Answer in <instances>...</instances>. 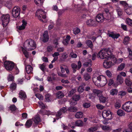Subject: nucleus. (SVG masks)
<instances>
[{
    "instance_id": "nucleus-1",
    "label": "nucleus",
    "mask_w": 132,
    "mask_h": 132,
    "mask_svg": "<svg viewBox=\"0 0 132 132\" xmlns=\"http://www.w3.org/2000/svg\"><path fill=\"white\" fill-rule=\"evenodd\" d=\"M98 57L102 59H106L107 60H116V58L113 55L109 48L101 50L97 54Z\"/></svg>"
},
{
    "instance_id": "nucleus-2",
    "label": "nucleus",
    "mask_w": 132,
    "mask_h": 132,
    "mask_svg": "<svg viewBox=\"0 0 132 132\" xmlns=\"http://www.w3.org/2000/svg\"><path fill=\"white\" fill-rule=\"evenodd\" d=\"M92 80L95 85L99 87H103L105 85L107 81L105 77L103 75H100L97 77H94Z\"/></svg>"
},
{
    "instance_id": "nucleus-3",
    "label": "nucleus",
    "mask_w": 132,
    "mask_h": 132,
    "mask_svg": "<svg viewBox=\"0 0 132 132\" xmlns=\"http://www.w3.org/2000/svg\"><path fill=\"white\" fill-rule=\"evenodd\" d=\"M24 47L28 50H30L34 49L36 48V45L34 41L31 39L27 40L24 44Z\"/></svg>"
},
{
    "instance_id": "nucleus-4",
    "label": "nucleus",
    "mask_w": 132,
    "mask_h": 132,
    "mask_svg": "<svg viewBox=\"0 0 132 132\" xmlns=\"http://www.w3.org/2000/svg\"><path fill=\"white\" fill-rule=\"evenodd\" d=\"M10 16L9 14L3 15L1 17L2 24L3 27H6L10 21Z\"/></svg>"
},
{
    "instance_id": "nucleus-5",
    "label": "nucleus",
    "mask_w": 132,
    "mask_h": 132,
    "mask_svg": "<svg viewBox=\"0 0 132 132\" xmlns=\"http://www.w3.org/2000/svg\"><path fill=\"white\" fill-rule=\"evenodd\" d=\"M122 108L127 112L132 111V102L130 101L126 102L122 106Z\"/></svg>"
},
{
    "instance_id": "nucleus-6",
    "label": "nucleus",
    "mask_w": 132,
    "mask_h": 132,
    "mask_svg": "<svg viewBox=\"0 0 132 132\" xmlns=\"http://www.w3.org/2000/svg\"><path fill=\"white\" fill-rule=\"evenodd\" d=\"M46 13L43 10L41 9H38L36 11V16L40 20L43 21L42 18L44 19L46 18Z\"/></svg>"
},
{
    "instance_id": "nucleus-7",
    "label": "nucleus",
    "mask_w": 132,
    "mask_h": 132,
    "mask_svg": "<svg viewBox=\"0 0 132 132\" xmlns=\"http://www.w3.org/2000/svg\"><path fill=\"white\" fill-rule=\"evenodd\" d=\"M111 18V16L109 15L108 17H106V18L104 17L103 14H98L96 18V21L100 23L103 22L104 20L106 19L107 20H109Z\"/></svg>"
},
{
    "instance_id": "nucleus-8",
    "label": "nucleus",
    "mask_w": 132,
    "mask_h": 132,
    "mask_svg": "<svg viewBox=\"0 0 132 132\" xmlns=\"http://www.w3.org/2000/svg\"><path fill=\"white\" fill-rule=\"evenodd\" d=\"M4 66L7 70L11 71L14 66V64L12 62L5 61L4 62Z\"/></svg>"
},
{
    "instance_id": "nucleus-9",
    "label": "nucleus",
    "mask_w": 132,
    "mask_h": 132,
    "mask_svg": "<svg viewBox=\"0 0 132 132\" xmlns=\"http://www.w3.org/2000/svg\"><path fill=\"white\" fill-rule=\"evenodd\" d=\"M20 13V10L19 6H15L12 10V16L15 18L18 17Z\"/></svg>"
},
{
    "instance_id": "nucleus-10",
    "label": "nucleus",
    "mask_w": 132,
    "mask_h": 132,
    "mask_svg": "<svg viewBox=\"0 0 132 132\" xmlns=\"http://www.w3.org/2000/svg\"><path fill=\"white\" fill-rule=\"evenodd\" d=\"M67 109L64 107L61 109L56 113H55V116L57 118V120H58L59 118H61V116L63 113L67 112Z\"/></svg>"
},
{
    "instance_id": "nucleus-11",
    "label": "nucleus",
    "mask_w": 132,
    "mask_h": 132,
    "mask_svg": "<svg viewBox=\"0 0 132 132\" xmlns=\"http://www.w3.org/2000/svg\"><path fill=\"white\" fill-rule=\"evenodd\" d=\"M112 113L109 110H104L103 111L102 114L103 118H104V116L108 117L109 119H111L112 118Z\"/></svg>"
},
{
    "instance_id": "nucleus-12",
    "label": "nucleus",
    "mask_w": 132,
    "mask_h": 132,
    "mask_svg": "<svg viewBox=\"0 0 132 132\" xmlns=\"http://www.w3.org/2000/svg\"><path fill=\"white\" fill-rule=\"evenodd\" d=\"M117 83H114V86L117 87L118 85L121 84L123 82V79L120 75H118L117 79Z\"/></svg>"
},
{
    "instance_id": "nucleus-13",
    "label": "nucleus",
    "mask_w": 132,
    "mask_h": 132,
    "mask_svg": "<svg viewBox=\"0 0 132 132\" xmlns=\"http://www.w3.org/2000/svg\"><path fill=\"white\" fill-rule=\"evenodd\" d=\"M80 98V96L79 95H74L72 97L73 100L75 101L74 102H72V101L70 103V104L71 105H76L77 103L76 101H78Z\"/></svg>"
},
{
    "instance_id": "nucleus-14",
    "label": "nucleus",
    "mask_w": 132,
    "mask_h": 132,
    "mask_svg": "<svg viewBox=\"0 0 132 132\" xmlns=\"http://www.w3.org/2000/svg\"><path fill=\"white\" fill-rule=\"evenodd\" d=\"M107 60L104 61L103 63L104 67L106 68H111L113 65L111 61Z\"/></svg>"
},
{
    "instance_id": "nucleus-15",
    "label": "nucleus",
    "mask_w": 132,
    "mask_h": 132,
    "mask_svg": "<svg viewBox=\"0 0 132 132\" xmlns=\"http://www.w3.org/2000/svg\"><path fill=\"white\" fill-rule=\"evenodd\" d=\"M107 35L109 37H111L113 38L117 39L120 36L119 34H114L113 32L108 31L107 33Z\"/></svg>"
},
{
    "instance_id": "nucleus-16",
    "label": "nucleus",
    "mask_w": 132,
    "mask_h": 132,
    "mask_svg": "<svg viewBox=\"0 0 132 132\" xmlns=\"http://www.w3.org/2000/svg\"><path fill=\"white\" fill-rule=\"evenodd\" d=\"M48 31H45L42 37V40L43 42H46L48 41Z\"/></svg>"
},
{
    "instance_id": "nucleus-17",
    "label": "nucleus",
    "mask_w": 132,
    "mask_h": 132,
    "mask_svg": "<svg viewBox=\"0 0 132 132\" xmlns=\"http://www.w3.org/2000/svg\"><path fill=\"white\" fill-rule=\"evenodd\" d=\"M87 24L90 26H95L97 25V22L95 21H93L92 19L88 20L86 22Z\"/></svg>"
},
{
    "instance_id": "nucleus-18",
    "label": "nucleus",
    "mask_w": 132,
    "mask_h": 132,
    "mask_svg": "<svg viewBox=\"0 0 132 132\" xmlns=\"http://www.w3.org/2000/svg\"><path fill=\"white\" fill-rule=\"evenodd\" d=\"M25 69L28 74L32 73L33 70V68L30 65H28L25 66Z\"/></svg>"
},
{
    "instance_id": "nucleus-19",
    "label": "nucleus",
    "mask_w": 132,
    "mask_h": 132,
    "mask_svg": "<svg viewBox=\"0 0 132 132\" xmlns=\"http://www.w3.org/2000/svg\"><path fill=\"white\" fill-rule=\"evenodd\" d=\"M22 25L19 26L18 28V29L19 30H21L24 29L27 23V21L24 19L22 20Z\"/></svg>"
},
{
    "instance_id": "nucleus-20",
    "label": "nucleus",
    "mask_w": 132,
    "mask_h": 132,
    "mask_svg": "<svg viewBox=\"0 0 132 132\" xmlns=\"http://www.w3.org/2000/svg\"><path fill=\"white\" fill-rule=\"evenodd\" d=\"M93 93L96 95L98 97L102 95V91L97 89H94L93 90Z\"/></svg>"
},
{
    "instance_id": "nucleus-21",
    "label": "nucleus",
    "mask_w": 132,
    "mask_h": 132,
    "mask_svg": "<svg viewBox=\"0 0 132 132\" xmlns=\"http://www.w3.org/2000/svg\"><path fill=\"white\" fill-rule=\"evenodd\" d=\"M19 97L23 99H24L26 97V95L25 92L22 90H21L19 93Z\"/></svg>"
},
{
    "instance_id": "nucleus-22",
    "label": "nucleus",
    "mask_w": 132,
    "mask_h": 132,
    "mask_svg": "<svg viewBox=\"0 0 132 132\" xmlns=\"http://www.w3.org/2000/svg\"><path fill=\"white\" fill-rule=\"evenodd\" d=\"M33 119L35 123L36 124H38L41 121L40 118L38 115L35 116L33 118Z\"/></svg>"
},
{
    "instance_id": "nucleus-23",
    "label": "nucleus",
    "mask_w": 132,
    "mask_h": 132,
    "mask_svg": "<svg viewBox=\"0 0 132 132\" xmlns=\"http://www.w3.org/2000/svg\"><path fill=\"white\" fill-rule=\"evenodd\" d=\"M99 97L100 102L102 103H105L107 99V98L106 97L102 95L100 96Z\"/></svg>"
},
{
    "instance_id": "nucleus-24",
    "label": "nucleus",
    "mask_w": 132,
    "mask_h": 132,
    "mask_svg": "<svg viewBox=\"0 0 132 132\" xmlns=\"http://www.w3.org/2000/svg\"><path fill=\"white\" fill-rule=\"evenodd\" d=\"M117 114L120 116H124L125 114V112L121 109H119L118 110Z\"/></svg>"
},
{
    "instance_id": "nucleus-25",
    "label": "nucleus",
    "mask_w": 132,
    "mask_h": 132,
    "mask_svg": "<svg viewBox=\"0 0 132 132\" xmlns=\"http://www.w3.org/2000/svg\"><path fill=\"white\" fill-rule=\"evenodd\" d=\"M130 40V38L128 36H126L124 38L123 41V43L125 45H127Z\"/></svg>"
},
{
    "instance_id": "nucleus-26",
    "label": "nucleus",
    "mask_w": 132,
    "mask_h": 132,
    "mask_svg": "<svg viewBox=\"0 0 132 132\" xmlns=\"http://www.w3.org/2000/svg\"><path fill=\"white\" fill-rule=\"evenodd\" d=\"M56 97L58 98H61L64 96V94L61 91L57 92L56 94Z\"/></svg>"
},
{
    "instance_id": "nucleus-27",
    "label": "nucleus",
    "mask_w": 132,
    "mask_h": 132,
    "mask_svg": "<svg viewBox=\"0 0 132 132\" xmlns=\"http://www.w3.org/2000/svg\"><path fill=\"white\" fill-rule=\"evenodd\" d=\"M68 110L70 112H76L77 111V109L76 107L71 106L69 107Z\"/></svg>"
},
{
    "instance_id": "nucleus-28",
    "label": "nucleus",
    "mask_w": 132,
    "mask_h": 132,
    "mask_svg": "<svg viewBox=\"0 0 132 132\" xmlns=\"http://www.w3.org/2000/svg\"><path fill=\"white\" fill-rule=\"evenodd\" d=\"M83 113L81 112H77L75 115V117L77 118H81L82 117Z\"/></svg>"
},
{
    "instance_id": "nucleus-29",
    "label": "nucleus",
    "mask_w": 132,
    "mask_h": 132,
    "mask_svg": "<svg viewBox=\"0 0 132 132\" xmlns=\"http://www.w3.org/2000/svg\"><path fill=\"white\" fill-rule=\"evenodd\" d=\"M76 126L81 127L83 125V122L81 120H79L75 122Z\"/></svg>"
},
{
    "instance_id": "nucleus-30",
    "label": "nucleus",
    "mask_w": 132,
    "mask_h": 132,
    "mask_svg": "<svg viewBox=\"0 0 132 132\" xmlns=\"http://www.w3.org/2000/svg\"><path fill=\"white\" fill-rule=\"evenodd\" d=\"M40 113L43 115H49L51 114L50 111L45 110H40Z\"/></svg>"
},
{
    "instance_id": "nucleus-31",
    "label": "nucleus",
    "mask_w": 132,
    "mask_h": 132,
    "mask_svg": "<svg viewBox=\"0 0 132 132\" xmlns=\"http://www.w3.org/2000/svg\"><path fill=\"white\" fill-rule=\"evenodd\" d=\"M26 49L24 48L23 47L22 48V51L24 54L25 57L27 58L29 57V55Z\"/></svg>"
},
{
    "instance_id": "nucleus-32",
    "label": "nucleus",
    "mask_w": 132,
    "mask_h": 132,
    "mask_svg": "<svg viewBox=\"0 0 132 132\" xmlns=\"http://www.w3.org/2000/svg\"><path fill=\"white\" fill-rule=\"evenodd\" d=\"M71 67L73 69V72L75 73L78 68L77 65L73 63L71 64Z\"/></svg>"
},
{
    "instance_id": "nucleus-33",
    "label": "nucleus",
    "mask_w": 132,
    "mask_h": 132,
    "mask_svg": "<svg viewBox=\"0 0 132 132\" xmlns=\"http://www.w3.org/2000/svg\"><path fill=\"white\" fill-rule=\"evenodd\" d=\"M34 2L37 6H40L43 3V0H34Z\"/></svg>"
},
{
    "instance_id": "nucleus-34",
    "label": "nucleus",
    "mask_w": 132,
    "mask_h": 132,
    "mask_svg": "<svg viewBox=\"0 0 132 132\" xmlns=\"http://www.w3.org/2000/svg\"><path fill=\"white\" fill-rule=\"evenodd\" d=\"M39 68L43 71H44L46 69V64L43 63L42 64H39L38 65Z\"/></svg>"
},
{
    "instance_id": "nucleus-35",
    "label": "nucleus",
    "mask_w": 132,
    "mask_h": 132,
    "mask_svg": "<svg viewBox=\"0 0 132 132\" xmlns=\"http://www.w3.org/2000/svg\"><path fill=\"white\" fill-rule=\"evenodd\" d=\"M32 122L31 120H27L25 124L26 128H28L30 127L32 125Z\"/></svg>"
},
{
    "instance_id": "nucleus-36",
    "label": "nucleus",
    "mask_w": 132,
    "mask_h": 132,
    "mask_svg": "<svg viewBox=\"0 0 132 132\" xmlns=\"http://www.w3.org/2000/svg\"><path fill=\"white\" fill-rule=\"evenodd\" d=\"M86 43L87 46L91 48L93 47V44L91 40H87L86 41Z\"/></svg>"
},
{
    "instance_id": "nucleus-37",
    "label": "nucleus",
    "mask_w": 132,
    "mask_h": 132,
    "mask_svg": "<svg viewBox=\"0 0 132 132\" xmlns=\"http://www.w3.org/2000/svg\"><path fill=\"white\" fill-rule=\"evenodd\" d=\"M98 129V127L97 126L92 127L89 128L88 131L89 132H93L96 131Z\"/></svg>"
},
{
    "instance_id": "nucleus-38",
    "label": "nucleus",
    "mask_w": 132,
    "mask_h": 132,
    "mask_svg": "<svg viewBox=\"0 0 132 132\" xmlns=\"http://www.w3.org/2000/svg\"><path fill=\"white\" fill-rule=\"evenodd\" d=\"M118 14L119 16H121L122 14V10L119 7H117L116 9Z\"/></svg>"
},
{
    "instance_id": "nucleus-39",
    "label": "nucleus",
    "mask_w": 132,
    "mask_h": 132,
    "mask_svg": "<svg viewBox=\"0 0 132 132\" xmlns=\"http://www.w3.org/2000/svg\"><path fill=\"white\" fill-rule=\"evenodd\" d=\"M126 13L128 15L132 14V8L131 7H128L125 10Z\"/></svg>"
},
{
    "instance_id": "nucleus-40",
    "label": "nucleus",
    "mask_w": 132,
    "mask_h": 132,
    "mask_svg": "<svg viewBox=\"0 0 132 132\" xmlns=\"http://www.w3.org/2000/svg\"><path fill=\"white\" fill-rule=\"evenodd\" d=\"M125 82L126 84L128 86H131V82L130 81L129 77H127L126 78L125 80Z\"/></svg>"
},
{
    "instance_id": "nucleus-41",
    "label": "nucleus",
    "mask_w": 132,
    "mask_h": 132,
    "mask_svg": "<svg viewBox=\"0 0 132 132\" xmlns=\"http://www.w3.org/2000/svg\"><path fill=\"white\" fill-rule=\"evenodd\" d=\"M84 78L85 80L87 81L90 78V77L88 73H85L84 75Z\"/></svg>"
},
{
    "instance_id": "nucleus-42",
    "label": "nucleus",
    "mask_w": 132,
    "mask_h": 132,
    "mask_svg": "<svg viewBox=\"0 0 132 132\" xmlns=\"http://www.w3.org/2000/svg\"><path fill=\"white\" fill-rule=\"evenodd\" d=\"M92 64V61L90 60L89 62H86L84 64V66L87 67H90L91 66Z\"/></svg>"
},
{
    "instance_id": "nucleus-43",
    "label": "nucleus",
    "mask_w": 132,
    "mask_h": 132,
    "mask_svg": "<svg viewBox=\"0 0 132 132\" xmlns=\"http://www.w3.org/2000/svg\"><path fill=\"white\" fill-rule=\"evenodd\" d=\"M117 93L118 90L116 89H112L110 91V94L113 95H117Z\"/></svg>"
},
{
    "instance_id": "nucleus-44",
    "label": "nucleus",
    "mask_w": 132,
    "mask_h": 132,
    "mask_svg": "<svg viewBox=\"0 0 132 132\" xmlns=\"http://www.w3.org/2000/svg\"><path fill=\"white\" fill-rule=\"evenodd\" d=\"M81 1L82 3L81 4H79L77 5H74V7H75V9H78V8L81 7V6H84L85 5V4L84 3V2L82 1Z\"/></svg>"
},
{
    "instance_id": "nucleus-45",
    "label": "nucleus",
    "mask_w": 132,
    "mask_h": 132,
    "mask_svg": "<svg viewBox=\"0 0 132 132\" xmlns=\"http://www.w3.org/2000/svg\"><path fill=\"white\" fill-rule=\"evenodd\" d=\"M126 23L129 25L132 26V20L129 18H127L126 20Z\"/></svg>"
},
{
    "instance_id": "nucleus-46",
    "label": "nucleus",
    "mask_w": 132,
    "mask_h": 132,
    "mask_svg": "<svg viewBox=\"0 0 132 132\" xmlns=\"http://www.w3.org/2000/svg\"><path fill=\"white\" fill-rule=\"evenodd\" d=\"M102 128L103 130H105L110 131L111 130L109 126H102Z\"/></svg>"
},
{
    "instance_id": "nucleus-47",
    "label": "nucleus",
    "mask_w": 132,
    "mask_h": 132,
    "mask_svg": "<svg viewBox=\"0 0 132 132\" xmlns=\"http://www.w3.org/2000/svg\"><path fill=\"white\" fill-rule=\"evenodd\" d=\"M73 33L75 35L78 34L80 32V30L77 28H74L73 30Z\"/></svg>"
},
{
    "instance_id": "nucleus-48",
    "label": "nucleus",
    "mask_w": 132,
    "mask_h": 132,
    "mask_svg": "<svg viewBox=\"0 0 132 132\" xmlns=\"http://www.w3.org/2000/svg\"><path fill=\"white\" fill-rule=\"evenodd\" d=\"M125 67V64L124 63L121 64L118 67V70H121L123 69Z\"/></svg>"
},
{
    "instance_id": "nucleus-49",
    "label": "nucleus",
    "mask_w": 132,
    "mask_h": 132,
    "mask_svg": "<svg viewBox=\"0 0 132 132\" xmlns=\"http://www.w3.org/2000/svg\"><path fill=\"white\" fill-rule=\"evenodd\" d=\"M45 98L46 100L48 102L51 101V95L50 94H46L45 96Z\"/></svg>"
},
{
    "instance_id": "nucleus-50",
    "label": "nucleus",
    "mask_w": 132,
    "mask_h": 132,
    "mask_svg": "<svg viewBox=\"0 0 132 132\" xmlns=\"http://www.w3.org/2000/svg\"><path fill=\"white\" fill-rule=\"evenodd\" d=\"M16 84L13 82L11 84L10 86V88L13 90L15 89L16 88Z\"/></svg>"
},
{
    "instance_id": "nucleus-51",
    "label": "nucleus",
    "mask_w": 132,
    "mask_h": 132,
    "mask_svg": "<svg viewBox=\"0 0 132 132\" xmlns=\"http://www.w3.org/2000/svg\"><path fill=\"white\" fill-rule=\"evenodd\" d=\"M40 107L42 109H44L45 108V104L41 101H39L38 103Z\"/></svg>"
},
{
    "instance_id": "nucleus-52",
    "label": "nucleus",
    "mask_w": 132,
    "mask_h": 132,
    "mask_svg": "<svg viewBox=\"0 0 132 132\" xmlns=\"http://www.w3.org/2000/svg\"><path fill=\"white\" fill-rule=\"evenodd\" d=\"M114 80L112 79H110L108 81V84L109 86H111L112 85L114 86Z\"/></svg>"
},
{
    "instance_id": "nucleus-53",
    "label": "nucleus",
    "mask_w": 132,
    "mask_h": 132,
    "mask_svg": "<svg viewBox=\"0 0 132 132\" xmlns=\"http://www.w3.org/2000/svg\"><path fill=\"white\" fill-rule=\"evenodd\" d=\"M78 91L80 93H82L84 90V89L83 86H80L78 88Z\"/></svg>"
},
{
    "instance_id": "nucleus-54",
    "label": "nucleus",
    "mask_w": 132,
    "mask_h": 132,
    "mask_svg": "<svg viewBox=\"0 0 132 132\" xmlns=\"http://www.w3.org/2000/svg\"><path fill=\"white\" fill-rule=\"evenodd\" d=\"M76 91V89L75 88L72 89L70 92L68 94L69 95L71 96Z\"/></svg>"
},
{
    "instance_id": "nucleus-55",
    "label": "nucleus",
    "mask_w": 132,
    "mask_h": 132,
    "mask_svg": "<svg viewBox=\"0 0 132 132\" xmlns=\"http://www.w3.org/2000/svg\"><path fill=\"white\" fill-rule=\"evenodd\" d=\"M35 96L39 100H41L43 99V97L40 94H35Z\"/></svg>"
},
{
    "instance_id": "nucleus-56",
    "label": "nucleus",
    "mask_w": 132,
    "mask_h": 132,
    "mask_svg": "<svg viewBox=\"0 0 132 132\" xmlns=\"http://www.w3.org/2000/svg\"><path fill=\"white\" fill-rule=\"evenodd\" d=\"M12 4V3L10 0H9L5 4L6 6L9 7H10L11 6Z\"/></svg>"
},
{
    "instance_id": "nucleus-57",
    "label": "nucleus",
    "mask_w": 132,
    "mask_h": 132,
    "mask_svg": "<svg viewBox=\"0 0 132 132\" xmlns=\"http://www.w3.org/2000/svg\"><path fill=\"white\" fill-rule=\"evenodd\" d=\"M14 78L13 76L11 74H9L7 77L8 80L9 81H12Z\"/></svg>"
},
{
    "instance_id": "nucleus-58",
    "label": "nucleus",
    "mask_w": 132,
    "mask_h": 132,
    "mask_svg": "<svg viewBox=\"0 0 132 132\" xmlns=\"http://www.w3.org/2000/svg\"><path fill=\"white\" fill-rule=\"evenodd\" d=\"M105 73L107 76L109 78H110L112 76V74L110 71L109 70H107L105 72Z\"/></svg>"
},
{
    "instance_id": "nucleus-59",
    "label": "nucleus",
    "mask_w": 132,
    "mask_h": 132,
    "mask_svg": "<svg viewBox=\"0 0 132 132\" xmlns=\"http://www.w3.org/2000/svg\"><path fill=\"white\" fill-rule=\"evenodd\" d=\"M104 119L102 121V122L104 124L106 125L108 124L109 123L108 122V121L109 119H108V118H105V117H104L103 118Z\"/></svg>"
},
{
    "instance_id": "nucleus-60",
    "label": "nucleus",
    "mask_w": 132,
    "mask_h": 132,
    "mask_svg": "<svg viewBox=\"0 0 132 132\" xmlns=\"http://www.w3.org/2000/svg\"><path fill=\"white\" fill-rule=\"evenodd\" d=\"M53 50V47L51 46H48L47 47V51L49 52H52Z\"/></svg>"
},
{
    "instance_id": "nucleus-61",
    "label": "nucleus",
    "mask_w": 132,
    "mask_h": 132,
    "mask_svg": "<svg viewBox=\"0 0 132 132\" xmlns=\"http://www.w3.org/2000/svg\"><path fill=\"white\" fill-rule=\"evenodd\" d=\"M68 57V55L66 53H64L62 55V58H63L62 60L61 59L62 61L66 59Z\"/></svg>"
},
{
    "instance_id": "nucleus-62",
    "label": "nucleus",
    "mask_w": 132,
    "mask_h": 132,
    "mask_svg": "<svg viewBox=\"0 0 132 132\" xmlns=\"http://www.w3.org/2000/svg\"><path fill=\"white\" fill-rule=\"evenodd\" d=\"M10 109L12 111H14L16 110V108L14 105H11L10 107Z\"/></svg>"
},
{
    "instance_id": "nucleus-63",
    "label": "nucleus",
    "mask_w": 132,
    "mask_h": 132,
    "mask_svg": "<svg viewBox=\"0 0 132 132\" xmlns=\"http://www.w3.org/2000/svg\"><path fill=\"white\" fill-rule=\"evenodd\" d=\"M83 106L84 108H88L90 106V104L88 103H85L83 104Z\"/></svg>"
},
{
    "instance_id": "nucleus-64",
    "label": "nucleus",
    "mask_w": 132,
    "mask_h": 132,
    "mask_svg": "<svg viewBox=\"0 0 132 132\" xmlns=\"http://www.w3.org/2000/svg\"><path fill=\"white\" fill-rule=\"evenodd\" d=\"M96 107L98 109L100 110L103 109L104 108V106L100 104L97 105Z\"/></svg>"
}]
</instances>
